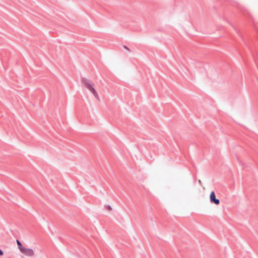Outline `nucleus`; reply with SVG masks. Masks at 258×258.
<instances>
[{"instance_id": "obj_1", "label": "nucleus", "mask_w": 258, "mask_h": 258, "mask_svg": "<svg viewBox=\"0 0 258 258\" xmlns=\"http://www.w3.org/2000/svg\"><path fill=\"white\" fill-rule=\"evenodd\" d=\"M81 82L82 84L93 94V95L97 99H99V97L98 95V93L94 88V84L92 81L83 77L81 78Z\"/></svg>"}, {"instance_id": "obj_2", "label": "nucleus", "mask_w": 258, "mask_h": 258, "mask_svg": "<svg viewBox=\"0 0 258 258\" xmlns=\"http://www.w3.org/2000/svg\"><path fill=\"white\" fill-rule=\"evenodd\" d=\"M210 201L211 203H214L216 205H218L220 204V201L216 198L214 191H212L210 193Z\"/></svg>"}, {"instance_id": "obj_3", "label": "nucleus", "mask_w": 258, "mask_h": 258, "mask_svg": "<svg viewBox=\"0 0 258 258\" xmlns=\"http://www.w3.org/2000/svg\"><path fill=\"white\" fill-rule=\"evenodd\" d=\"M20 251L27 256H31L34 254V252L31 248H27L24 247Z\"/></svg>"}, {"instance_id": "obj_4", "label": "nucleus", "mask_w": 258, "mask_h": 258, "mask_svg": "<svg viewBox=\"0 0 258 258\" xmlns=\"http://www.w3.org/2000/svg\"><path fill=\"white\" fill-rule=\"evenodd\" d=\"M16 242L18 245V248L20 250V251H21L24 247L23 246L22 243L19 240L17 239Z\"/></svg>"}, {"instance_id": "obj_5", "label": "nucleus", "mask_w": 258, "mask_h": 258, "mask_svg": "<svg viewBox=\"0 0 258 258\" xmlns=\"http://www.w3.org/2000/svg\"><path fill=\"white\" fill-rule=\"evenodd\" d=\"M105 207L108 211H110L112 209L110 205L105 206Z\"/></svg>"}, {"instance_id": "obj_6", "label": "nucleus", "mask_w": 258, "mask_h": 258, "mask_svg": "<svg viewBox=\"0 0 258 258\" xmlns=\"http://www.w3.org/2000/svg\"><path fill=\"white\" fill-rule=\"evenodd\" d=\"M3 254H4V252H3V251L1 249H0V255H1V256H2V255H3Z\"/></svg>"}, {"instance_id": "obj_7", "label": "nucleus", "mask_w": 258, "mask_h": 258, "mask_svg": "<svg viewBox=\"0 0 258 258\" xmlns=\"http://www.w3.org/2000/svg\"><path fill=\"white\" fill-rule=\"evenodd\" d=\"M199 182L200 183H201V181L200 180H199Z\"/></svg>"}]
</instances>
